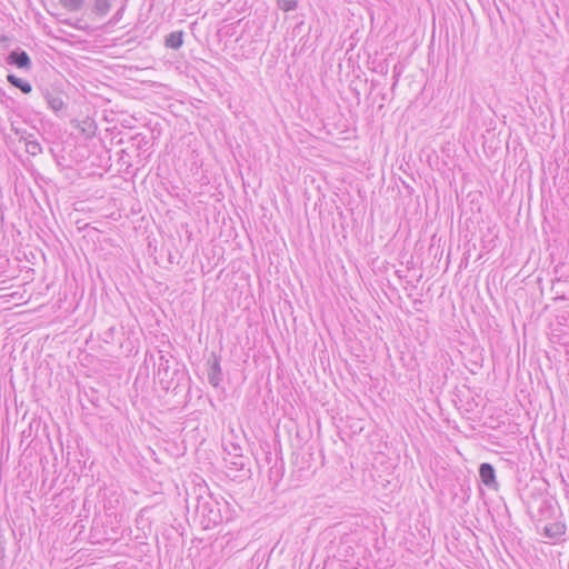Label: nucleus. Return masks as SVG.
I'll use <instances>...</instances> for the list:
<instances>
[{"label": "nucleus", "mask_w": 569, "mask_h": 569, "mask_svg": "<svg viewBox=\"0 0 569 569\" xmlns=\"http://www.w3.org/2000/svg\"><path fill=\"white\" fill-rule=\"evenodd\" d=\"M183 31H173L166 36L164 46L170 49H179L183 44Z\"/></svg>", "instance_id": "9d476101"}, {"label": "nucleus", "mask_w": 569, "mask_h": 569, "mask_svg": "<svg viewBox=\"0 0 569 569\" xmlns=\"http://www.w3.org/2000/svg\"><path fill=\"white\" fill-rule=\"evenodd\" d=\"M59 2L68 11L77 12L84 7L86 0H59Z\"/></svg>", "instance_id": "4468645a"}, {"label": "nucleus", "mask_w": 569, "mask_h": 569, "mask_svg": "<svg viewBox=\"0 0 569 569\" xmlns=\"http://www.w3.org/2000/svg\"><path fill=\"white\" fill-rule=\"evenodd\" d=\"M6 62L10 66H14L18 69L29 71L32 68V61L30 56L22 49L17 48L12 50L6 58Z\"/></svg>", "instance_id": "39448f33"}, {"label": "nucleus", "mask_w": 569, "mask_h": 569, "mask_svg": "<svg viewBox=\"0 0 569 569\" xmlns=\"http://www.w3.org/2000/svg\"><path fill=\"white\" fill-rule=\"evenodd\" d=\"M478 472L480 481L483 483V486L490 490L498 491L499 482L497 481L496 469L491 463L482 462L479 466Z\"/></svg>", "instance_id": "423d86ee"}, {"label": "nucleus", "mask_w": 569, "mask_h": 569, "mask_svg": "<svg viewBox=\"0 0 569 569\" xmlns=\"http://www.w3.org/2000/svg\"><path fill=\"white\" fill-rule=\"evenodd\" d=\"M399 77H400V70H398V67L396 66V67L393 68V78H395V82H393V84H392V90L396 88Z\"/></svg>", "instance_id": "aec40b11"}, {"label": "nucleus", "mask_w": 569, "mask_h": 569, "mask_svg": "<svg viewBox=\"0 0 569 569\" xmlns=\"http://www.w3.org/2000/svg\"><path fill=\"white\" fill-rule=\"evenodd\" d=\"M551 290L556 292V297L553 298L555 301L569 300V296H567L565 292H560L557 289L556 283L552 284Z\"/></svg>", "instance_id": "6ab92c4d"}, {"label": "nucleus", "mask_w": 569, "mask_h": 569, "mask_svg": "<svg viewBox=\"0 0 569 569\" xmlns=\"http://www.w3.org/2000/svg\"><path fill=\"white\" fill-rule=\"evenodd\" d=\"M278 6L283 11H292L297 8V0H278Z\"/></svg>", "instance_id": "a211bd4d"}, {"label": "nucleus", "mask_w": 569, "mask_h": 569, "mask_svg": "<svg viewBox=\"0 0 569 569\" xmlns=\"http://www.w3.org/2000/svg\"><path fill=\"white\" fill-rule=\"evenodd\" d=\"M7 80L12 87L19 89L24 94H29L32 91V86L29 81L23 80L13 73H9L7 76Z\"/></svg>", "instance_id": "1a4fd4ad"}, {"label": "nucleus", "mask_w": 569, "mask_h": 569, "mask_svg": "<svg viewBox=\"0 0 569 569\" xmlns=\"http://www.w3.org/2000/svg\"><path fill=\"white\" fill-rule=\"evenodd\" d=\"M221 357L211 352L210 357L207 360L208 367V381L213 388H219L222 382V369L220 366Z\"/></svg>", "instance_id": "20e7f679"}, {"label": "nucleus", "mask_w": 569, "mask_h": 569, "mask_svg": "<svg viewBox=\"0 0 569 569\" xmlns=\"http://www.w3.org/2000/svg\"><path fill=\"white\" fill-rule=\"evenodd\" d=\"M8 40H9V38L7 36L0 37V42H7Z\"/></svg>", "instance_id": "412c9836"}, {"label": "nucleus", "mask_w": 569, "mask_h": 569, "mask_svg": "<svg viewBox=\"0 0 569 569\" xmlns=\"http://www.w3.org/2000/svg\"><path fill=\"white\" fill-rule=\"evenodd\" d=\"M566 532V525L559 521L548 523L543 528V535L550 539H560Z\"/></svg>", "instance_id": "6e6552de"}, {"label": "nucleus", "mask_w": 569, "mask_h": 569, "mask_svg": "<svg viewBox=\"0 0 569 569\" xmlns=\"http://www.w3.org/2000/svg\"><path fill=\"white\" fill-rule=\"evenodd\" d=\"M130 140H131V146L137 151H142V152L146 151V147L149 143L148 137L142 133H137V134L132 136Z\"/></svg>", "instance_id": "ddd939ff"}, {"label": "nucleus", "mask_w": 569, "mask_h": 569, "mask_svg": "<svg viewBox=\"0 0 569 569\" xmlns=\"http://www.w3.org/2000/svg\"><path fill=\"white\" fill-rule=\"evenodd\" d=\"M282 477V463L280 467L277 466V463L269 469V479L274 480V483H277Z\"/></svg>", "instance_id": "f3484780"}, {"label": "nucleus", "mask_w": 569, "mask_h": 569, "mask_svg": "<svg viewBox=\"0 0 569 569\" xmlns=\"http://www.w3.org/2000/svg\"><path fill=\"white\" fill-rule=\"evenodd\" d=\"M46 101L48 103V106L56 112L58 113L59 111L63 110L66 108V104L62 100V98L58 94H52L50 92H47L46 96Z\"/></svg>", "instance_id": "9b49d317"}, {"label": "nucleus", "mask_w": 569, "mask_h": 569, "mask_svg": "<svg viewBox=\"0 0 569 569\" xmlns=\"http://www.w3.org/2000/svg\"><path fill=\"white\" fill-rule=\"evenodd\" d=\"M72 126L80 130V132L87 138L96 136L97 124L93 119L86 117L81 121H72Z\"/></svg>", "instance_id": "0eeeda50"}, {"label": "nucleus", "mask_w": 569, "mask_h": 569, "mask_svg": "<svg viewBox=\"0 0 569 569\" xmlns=\"http://www.w3.org/2000/svg\"><path fill=\"white\" fill-rule=\"evenodd\" d=\"M117 335H118V329L116 328V326H111V327L107 328L106 330H103L102 333L100 335V337L104 343L111 345L117 341Z\"/></svg>", "instance_id": "2eb2a0df"}, {"label": "nucleus", "mask_w": 569, "mask_h": 569, "mask_svg": "<svg viewBox=\"0 0 569 569\" xmlns=\"http://www.w3.org/2000/svg\"><path fill=\"white\" fill-rule=\"evenodd\" d=\"M224 461L228 468L233 471H241L248 465L249 459L242 455V447L236 442H229L224 447Z\"/></svg>", "instance_id": "7ed1b4c3"}, {"label": "nucleus", "mask_w": 569, "mask_h": 569, "mask_svg": "<svg viewBox=\"0 0 569 569\" xmlns=\"http://www.w3.org/2000/svg\"><path fill=\"white\" fill-rule=\"evenodd\" d=\"M26 151L31 156H37L42 152V147L37 140H27Z\"/></svg>", "instance_id": "dca6fc26"}, {"label": "nucleus", "mask_w": 569, "mask_h": 569, "mask_svg": "<svg viewBox=\"0 0 569 569\" xmlns=\"http://www.w3.org/2000/svg\"><path fill=\"white\" fill-rule=\"evenodd\" d=\"M111 8L110 0H94L92 12L98 17H104Z\"/></svg>", "instance_id": "f8f14e48"}, {"label": "nucleus", "mask_w": 569, "mask_h": 569, "mask_svg": "<svg viewBox=\"0 0 569 569\" xmlns=\"http://www.w3.org/2000/svg\"><path fill=\"white\" fill-rule=\"evenodd\" d=\"M160 387L166 391L178 393L181 389L188 387L189 377L187 370L178 362L171 365V360L160 355L158 359V369L154 373Z\"/></svg>", "instance_id": "f03ea898"}, {"label": "nucleus", "mask_w": 569, "mask_h": 569, "mask_svg": "<svg viewBox=\"0 0 569 569\" xmlns=\"http://www.w3.org/2000/svg\"><path fill=\"white\" fill-rule=\"evenodd\" d=\"M194 512L203 529L213 528L232 519V511L226 500H216L210 493L194 498Z\"/></svg>", "instance_id": "f257e3e1"}]
</instances>
